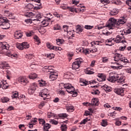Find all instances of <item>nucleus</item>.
<instances>
[{
  "mask_svg": "<svg viewBox=\"0 0 131 131\" xmlns=\"http://www.w3.org/2000/svg\"><path fill=\"white\" fill-rule=\"evenodd\" d=\"M107 80L111 82L116 81L118 84H123L125 82V76L123 75L114 74L113 76H110Z\"/></svg>",
  "mask_w": 131,
  "mask_h": 131,
  "instance_id": "nucleus-1",
  "label": "nucleus"
},
{
  "mask_svg": "<svg viewBox=\"0 0 131 131\" xmlns=\"http://www.w3.org/2000/svg\"><path fill=\"white\" fill-rule=\"evenodd\" d=\"M49 67H50L45 66L42 69V71H44V72H49V74H50L49 78L51 81H54V80H55V79L58 78V74L55 72H52L51 70L49 69Z\"/></svg>",
  "mask_w": 131,
  "mask_h": 131,
  "instance_id": "nucleus-2",
  "label": "nucleus"
},
{
  "mask_svg": "<svg viewBox=\"0 0 131 131\" xmlns=\"http://www.w3.org/2000/svg\"><path fill=\"white\" fill-rule=\"evenodd\" d=\"M63 87L69 94H73L72 97H76L77 96V92L75 91V88L71 84H63Z\"/></svg>",
  "mask_w": 131,
  "mask_h": 131,
  "instance_id": "nucleus-3",
  "label": "nucleus"
},
{
  "mask_svg": "<svg viewBox=\"0 0 131 131\" xmlns=\"http://www.w3.org/2000/svg\"><path fill=\"white\" fill-rule=\"evenodd\" d=\"M105 27L108 28V29H114V28L117 27L116 19L111 17L106 22Z\"/></svg>",
  "mask_w": 131,
  "mask_h": 131,
  "instance_id": "nucleus-4",
  "label": "nucleus"
},
{
  "mask_svg": "<svg viewBox=\"0 0 131 131\" xmlns=\"http://www.w3.org/2000/svg\"><path fill=\"white\" fill-rule=\"evenodd\" d=\"M0 26H2V29H9L10 28V24L6 21V18L0 16Z\"/></svg>",
  "mask_w": 131,
  "mask_h": 131,
  "instance_id": "nucleus-5",
  "label": "nucleus"
},
{
  "mask_svg": "<svg viewBox=\"0 0 131 131\" xmlns=\"http://www.w3.org/2000/svg\"><path fill=\"white\" fill-rule=\"evenodd\" d=\"M37 84L36 83H33L30 85V88L28 89V93L30 95H32L35 92Z\"/></svg>",
  "mask_w": 131,
  "mask_h": 131,
  "instance_id": "nucleus-6",
  "label": "nucleus"
},
{
  "mask_svg": "<svg viewBox=\"0 0 131 131\" xmlns=\"http://www.w3.org/2000/svg\"><path fill=\"white\" fill-rule=\"evenodd\" d=\"M114 92L117 94V95H119L121 97H123V96H124V89L122 88H115L114 90Z\"/></svg>",
  "mask_w": 131,
  "mask_h": 131,
  "instance_id": "nucleus-7",
  "label": "nucleus"
},
{
  "mask_svg": "<svg viewBox=\"0 0 131 131\" xmlns=\"http://www.w3.org/2000/svg\"><path fill=\"white\" fill-rule=\"evenodd\" d=\"M114 60L118 62V61H123V56L119 53H116L115 56H114Z\"/></svg>",
  "mask_w": 131,
  "mask_h": 131,
  "instance_id": "nucleus-8",
  "label": "nucleus"
},
{
  "mask_svg": "<svg viewBox=\"0 0 131 131\" xmlns=\"http://www.w3.org/2000/svg\"><path fill=\"white\" fill-rule=\"evenodd\" d=\"M79 82L81 83L80 85L81 86H86V85H88L89 84V82L86 81V80L84 79H82L81 78H79Z\"/></svg>",
  "mask_w": 131,
  "mask_h": 131,
  "instance_id": "nucleus-9",
  "label": "nucleus"
},
{
  "mask_svg": "<svg viewBox=\"0 0 131 131\" xmlns=\"http://www.w3.org/2000/svg\"><path fill=\"white\" fill-rule=\"evenodd\" d=\"M23 36V34L22 32H20V31H16L14 33V38L15 39H19V38H21Z\"/></svg>",
  "mask_w": 131,
  "mask_h": 131,
  "instance_id": "nucleus-10",
  "label": "nucleus"
},
{
  "mask_svg": "<svg viewBox=\"0 0 131 131\" xmlns=\"http://www.w3.org/2000/svg\"><path fill=\"white\" fill-rule=\"evenodd\" d=\"M0 49H2V50H9L10 49V45L4 43H3L2 42H0Z\"/></svg>",
  "mask_w": 131,
  "mask_h": 131,
  "instance_id": "nucleus-11",
  "label": "nucleus"
},
{
  "mask_svg": "<svg viewBox=\"0 0 131 131\" xmlns=\"http://www.w3.org/2000/svg\"><path fill=\"white\" fill-rule=\"evenodd\" d=\"M69 10L71 12H75L76 13H77L78 12H83V9H81L80 8H73V7H68Z\"/></svg>",
  "mask_w": 131,
  "mask_h": 131,
  "instance_id": "nucleus-12",
  "label": "nucleus"
},
{
  "mask_svg": "<svg viewBox=\"0 0 131 131\" xmlns=\"http://www.w3.org/2000/svg\"><path fill=\"white\" fill-rule=\"evenodd\" d=\"M126 22V19L124 17H120L118 20H117V26H119V25L124 24Z\"/></svg>",
  "mask_w": 131,
  "mask_h": 131,
  "instance_id": "nucleus-13",
  "label": "nucleus"
},
{
  "mask_svg": "<svg viewBox=\"0 0 131 131\" xmlns=\"http://www.w3.org/2000/svg\"><path fill=\"white\" fill-rule=\"evenodd\" d=\"M97 79L98 81H105L106 80V76L103 74H98Z\"/></svg>",
  "mask_w": 131,
  "mask_h": 131,
  "instance_id": "nucleus-14",
  "label": "nucleus"
},
{
  "mask_svg": "<svg viewBox=\"0 0 131 131\" xmlns=\"http://www.w3.org/2000/svg\"><path fill=\"white\" fill-rule=\"evenodd\" d=\"M35 14H36V12L35 11H32V12H27L25 16L26 17H29L30 18H33L35 17Z\"/></svg>",
  "mask_w": 131,
  "mask_h": 131,
  "instance_id": "nucleus-15",
  "label": "nucleus"
},
{
  "mask_svg": "<svg viewBox=\"0 0 131 131\" xmlns=\"http://www.w3.org/2000/svg\"><path fill=\"white\" fill-rule=\"evenodd\" d=\"M90 105H91L92 106H98L99 101L98 100V99H97V98H94L92 100Z\"/></svg>",
  "mask_w": 131,
  "mask_h": 131,
  "instance_id": "nucleus-16",
  "label": "nucleus"
},
{
  "mask_svg": "<svg viewBox=\"0 0 131 131\" xmlns=\"http://www.w3.org/2000/svg\"><path fill=\"white\" fill-rule=\"evenodd\" d=\"M85 73L86 74H94L95 72L94 71V69L88 68L85 70Z\"/></svg>",
  "mask_w": 131,
  "mask_h": 131,
  "instance_id": "nucleus-17",
  "label": "nucleus"
},
{
  "mask_svg": "<svg viewBox=\"0 0 131 131\" xmlns=\"http://www.w3.org/2000/svg\"><path fill=\"white\" fill-rule=\"evenodd\" d=\"M82 63V60L81 59H77L75 60V62L73 63V66L75 65H77V66H79Z\"/></svg>",
  "mask_w": 131,
  "mask_h": 131,
  "instance_id": "nucleus-18",
  "label": "nucleus"
},
{
  "mask_svg": "<svg viewBox=\"0 0 131 131\" xmlns=\"http://www.w3.org/2000/svg\"><path fill=\"white\" fill-rule=\"evenodd\" d=\"M51 18H46L45 19H43V21H41V23L42 25H45V27L48 26L49 24L50 23H49V21H50Z\"/></svg>",
  "mask_w": 131,
  "mask_h": 131,
  "instance_id": "nucleus-19",
  "label": "nucleus"
},
{
  "mask_svg": "<svg viewBox=\"0 0 131 131\" xmlns=\"http://www.w3.org/2000/svg\"><path fill=\"white\" fill-rule=\"evenodd\" d=\"M103 89L105 91L106 93H110L111 92V87L105 84L103 86Z\"/></svg>",
  "mask_w": 131,
  "mask_h": 131,
  "instance_id": "nucleus-20",
  "label": "nucleus"
},
{
  "mask_svg": "<svg viewBox=\"0 0 131 131\" xmlns=\"http://www.w3.org/2000/svg\"><path fill=\"white\" fill-rule=\"evenodd\" d=\"M2 89L3 90H7L8 88H9V85L8 84V83L6 81H2Z\"/></svg>",
  "mask_w": 131,
  "mask_h": 131,
  "instance_id": "nucleus-21",
  "label": "nucleus"
},
{
  "mask_svg": "<svg viewBox=\"0 0 131 131\" xmlns=\"http://www.w3.org/2000/svg\"><path fill=\"white\" fill-rule=\"evenodd\" d=\"M111 16H115L118 14V10L116 9H113L110 13Z\"/></svg>",
  "mask_w": 131,
  "mask_h": 131,
  "instance_id": "nucleus-22",
  "label": "nucleus"
},
{
  "mask_svg": "<svg viewBox=\"0 0 131 131\" xmlns=\"http://www.w3.org/2000/svg\"><path fill=\"white\" fill-rule=\"evenodd\" d=\"M91 94L92 95H95V96H98V95H100V91L97 89H94L93 90Z\"/></svg>",
  "mask_w": 131,
  "mask_h": 131,
  "instance_id": "nucleus-23",
  "label": "nucleus"
},
{
  "mask_svg": "<svg viewBox=\"0 0 131 131\" xmlns=\"http://www.w3.org/2000/svg\"><path fill=\"white\" fill-rule=\"evenodd\" d=\"M37 77V75L36 73H32L29 76L30 79H35Z\"/></svg>",
  "mask_w": 131,
  "mask_h": 131,
  "instance_id": "nucleus-24",
  "label": "nucleus"
},
{
  "mask_svg": "<svg viewBox=\"0 0 131 131\" xmlns=\"http://www.w3.org/2000/svg\"><path fill=\"white\" fill-rule=\"evenodd\" d=\"M34 18H36L37 21H40L39 19H41V14H40V13L39 12H36L35 16Z\"/></svg>",
  "mask_w": 131,
  "mask_h": 131,
  "instance_id": "nucleus-25",
  "label": "nucleus"
},
{
  "mask_svg": "<svg viewBox=\"0 0 131 131\" xmlns=\"http://www.w3.org/2000/svg\"><path fill=\"white\" fill-rule=\"evenodd\" d=\"M21 45L23 46V49H28L29 48V44L27 43V42H24L21 43Z\"/></svg>",
  "mask_w": 131,
  "mask_h": 131,
  "instance_id": "nucleus-26",
  "label": "nucleus"
},
{
  "mask_svg": "<svg viewBox=\"0 0 131 131\" xmlns=\"http://www.w3.org/2000/svg\"><path fill=\"white\" fill-rule=\"evenodd\" d=\"M67 110L68 112H73L74 111V106H69L67 107Z\"/></svg>",
  "mask_w": 131,
  "mask_h": 131,
  "instance_id": "nucleus-27",
  "label": "nucleus"
},
{
  "mask_svg": "<svg viewBox=\"0 0 131 131\" xmlns=\"http://www.w3.org/2000/svg\"><path fill=\"white\" fill-rule=\"evenodd\" d=\"M64 43V40L63 39H56V43L58 46H61L62 43Z\"/></svg>",
  "mask_w": 131,
  "mask_h": 131,
  "instance_id": "nucleus-28",
  "label": "nucleus"
},
{
  "mask_svg": "<svg viewBox=\"0 0 131 131\" xmlns=\"http://www.w3.org/2000/svg\"><path fill=\"white\" fill-rule=\"evenodd\" d=\"M116 120V122L115 123V124L117 125V126H119L121 125V121H119V118H117L115 119Z\"/></svg>",
  "mask_w": 131,
  "mask_h": 131,
  "instance_id": "nucleus-29",
  "label": "nucleus"
},
{
  "mask_svg": "<svg viewBox=\"0 0 131 131\" xmlns=\"http://www.w3.org/2000/svg\"><path fill=\"white\" fill-rule=\"evenodd\" d=\"M33 8H34V6L31 3H29L25 7L26 9H29V10H31Z\"/></svg>",
  "mask_w": 131,
  "mask_h": 131,
  "instance_id": "nucleus-30",
  "label": "nucleus"
},
{
  "mask_svg": "<svg viewBox=\"0 0 131 131\" xmlns=\"http://www.w3.org/2000/svg\"><path fill=\"white\" fill-rule=\"evenodd\" d=\"M1 101H2V103H7L10 101V99L7 97H5L1 98Z\"/></svg>",
  "mask_w": 131,
  "mask_h": 131,
  "instance_id": "nucleus-31",
  "label": "nucleus"
},
{
  "mask_svg": "<svg viewBox=\"0 0 131 131\" xmlns=\"http://www.w3.org/2000/svg\"><path fill=\"white\" fill-rule=\"evenodd\" d=\"M59 118H61V119H64V118H67V114H59Z\"/></svg>",
  "mask_w": 131,
  "mask_h": 131,
  "instance_id": "nucleus-32",
  "label": "nucleus"
},
{
  "mask_svg": "<svg viewBox=\"0 0 131 131\" xmlns=\"http://www.w3.org/2000/svg\"><path fill=\"white\" fill-rule=\"evenodd\" d=\"M38 81L40 86H45L47 84V83H46V81L43 80H41L40 81L39 80Z\"/></svg>",
  "mask_w": 131,
  "mask_h": 131,
  "instance_id": "nucleus-33",
  "label": "nucleus"
},
{
  "mask_svg": "<svg viewBox=\"0 0 131 131\" xmlns=\"http://www.w3.org/2000/svg\"><path fill=\"white\" fill-rule=\"evenodd\" d=\"M37 122V119L36 118H34V120H31L30 123L32 124V125H34Z\"/></svg>",
  "mask_w": 131,
  "mask_h": 131,
  "instance_id": "nucleus-34",
  "label": "nucleus"
},
{
  "mask_svg": "<svg viewBox=\"0 0 131 131\" xmlns=\"http://www.w3.org/2000/svg\"><path fill=\"white\" fill-rule=\"evenodd\" d=\"M40 96L43 98V99L44 100H46V99H47V97H48V94L43 93V92H42L40 94Z\"/></svg>",
  "mask_w": 131,
  "mask_h": 131,
  "instance_id": "nucleus-35",
  "label": "nucleus"
},
{
  "mask_svg": "<svg viewBox=\"0 0 131 131\" xmlns=\"http://www.w3.org/2000/svg\"><path fill=\"white\" fill-rule=\"evenodd\" d=\"M54 30H60L61 29V27L58 24L55 25L54 27Z\"/></svg>",
  "mask_w": 131,
  "mask_h": 131,
  "instance_id": "nucleus-36",
  "label": "nucleus"
},
{
  "mask_svg": "<svg viewBox=\"0 0 131 131\" xmlns=\"http://www.w3.org/2000/svg\"><path fill=\"white\" fill-rule=\"evenodd\" d=\"M50 122H51L52 124H54V125H57V124L58 123V121H56L54 119L50 120Z\"/></svg>",
  "mask_w": 131,
  "mask_h": 131,
  "instance_id": "nucleus-37",
  "label": "nucleus"
},
{
  "mask_svg": "<svg viewBox=\"0 0 131 131\" xmlns=\"http://www.w3.org/2000/svg\"><path fill=\"white\" fill-rule=\"evenodd\" d=\"M16 48L18 50H20V51H22L23 50V47L22 46V43H18L16 45Z\"/></svg>",
  "mask_w": 131,
  "mask_h": 131,
  "instance_id": "nucleus-38",
  "label": "nucleus"
},
{
  "mask_svg": "<svg viewBox=\"0 0 131 131\" xmlns=\"http://www.w3.org/2000/svg\"><path fill=\"white\" fill-rule=\"evenodd\" d=\"M38 121L39 122V124H42V125H43L44 124H46V121H45L43 119L39 118Z\"/></svg>",
  "mask_w": 131,
  "mask_h": 131,
  "instance_id": "nucleus-39",
  "label": "nucleus"
},
{
  "mask_svg": "<svg viewBox=\"0 0 131 131\" xmlns=\"http://www.w3.org/2000/svg\"><path fill=\"white\" fill-rule=\"evenodd\" d=\"M42 7H41V4H37V6H34V10H40Z\"/></svg>",
  "mask_w": 131,
  "mask_h": 131,
  "instance_id": "nucleus-40",
  "label": "nucleus"
},
{
  "mask_svg": "<svg viewBox=\"0 0 131 131\" xmlns=\"http://www.w3.org/2000/svg\"><path fill=\"white\" fill-rule=\"evenodd\" d=\"M47 47L50 50H53V48L54 47V46H53L52 43L48 42L47 43Z\"/></svg>",
  "mask_w": 131,
  "mask_h": 131,
  "instance_id": "nucleus-41",
  "label": "nucleus"
},
{
  "mask_svg": "<svg viewBox=\"0 0 131 131\" xmlns=\"http://www.w3.org/2000/svg\"><path fill=\"white\" fill-rule=\"evenodd\" d=\"M60 128L61 131H66L67 130V127L66 125H61Z\"/></svg>",
  "mask_w": 131,
  "mask_h": 131,
  "instance_id": "nucleus-42",
  "label": "nucleus"
},
{
  "mask_svg": "<svg viewBox=\"0 0 131 131\" xmlns=\"http://www.w3.org/2000/svg\"><path fill=\"white\" fill-rule=\"evenodd\" d=\"M83 54H84L85 55H89L90 54V50L89 49H83L82 50Z\"/></svg>",
  "mask_w": 131,
  "mask_h": 131,
  "instance_id": "nucleus-43",
  "label": "nucleus"
},
{
  "mask_svg": "<svg viewBox=\"0 0 131 131\" xmlns=\"http://www.w3.org/2000/svg\"><path fill=\"white\" fill-rule=\"evenodd\" d=\"M84 28L85 29H87V30L93 29V28H94V26L85 25L84 26Z\"/></svg>",
  "mask_w": 131,
  "mask_h": 131,
  "instance_id": "nucleus-44",
  "label": "nucleus"
},
{
  "mask_svg": "<svg viewBox=\"0 0 131 131\" xmlns=\"http://www.w3.org/2000/svg\"><path fill=\"white\" fill-rule=\"evenodd\" d=\"M47 57L49 59H53V58H55V54L53 53L48 54L47 55Z\"/></svg>",
  "mask_w": 131,
  "mask_h": 131,
  "instance_id": "nucleus-45",
  "label": "nucleus"
},
{
  "mask_svg": "<svg viewBox=\"0 0 131 131\" xmlns=\"http://www.w3.org/2000/svg\"><path fill=\"white\" fill-rule=\"evenodd\" d=\"M82 31H83V29L82 28L80 27L77 28V29H76L77 33H79V32H82Z\"/></svg>",
  "mask_w": 131,
  "mask_h": 131,
  "instance_id": "nucleus-46",
  "label": "nucleus"
},
{
  "mask_svg": "<svg viewBox=\"0 0 131 131\" xmlns=\"http://www.w3.org/2000/svg\"><path fill=\"white\" fill-rule=\"evenodd\" d=\"M52 50L54 51H61V48L60 47L53 46Z\"/></svg>",
  "mask_w": 131,
  "mask_h": 131,
  "instance_id": "nucleus-47",
  "label": "nucleus"
},
{
  "mask_svg": "<svg viewBox=\"0 0 131 131\" xmlns=\"http://www.w3.org/2000/svg\"><path fill=\"white\" fill-rule=\"evenodd\" d=\"M18 97H19V94H18V92H16L15 93H14L12 95V98L13 99L16 98H18Z\"/></svg>",
  "mask_w": 131,
  "mask_h": 131,
  "instance_id": "nucleus-48",
  "label": "nucleus"
},
{
  "mask_svg": "<svg viewBox=\"0 0 131 131\" xmlns=\"http://www.w3.org/2000/svg\"><path fill=\"white\" fill-rule=\"evenodd\" d=\"M28 82H29V81H28V80H27V79L26 78H25L24 79V80L23 81V83H21V84H23V85H26V84H27Z\"/></svg>",
  "mask_w": 131,
  "mask_h": 131,
  "instance_id": "nucleus-49",
  "label": "nucleus"
},
{
  "mask_svg": "<svg viewBox=\"0 0 131 131\" xmlns=\"http://www.w3.org/2000/svg\"><path fill=\"white\" fill-rule=\"evenodd\" d=\"M60 8L62 9L63 10H67L68 9V6L66 4H62Z\"/></svg>",
  "mask_w": 131,
  "mask_h": 131,
  "instance_id": "nucleus-50",
  "label": "nucleus"
},
{
  "mask_svg": "<svg viewBox=\"0 0 131 131\" xmlns=\"http://www.w3.org/2000/svg\"><path fill=\"white\" fill-rule=\"evenodd\" d=\"M72 4L75 6H77L79 4V0H72Z\"/></svg>",
  "mask_w": 131,
  "mask_h": 131,
  "instance_id": "nucleus-51",
  "label": "nucleus"
},
{
  "mask_svg": "<svg viewBox=\"0 0 131 131\" xmlns=\"http://www.w3.org/2000/svg\"><path fill=\"white\" fill-rule=\"evenodd\" d=\"M111 67L113 69H117V70H118V69H121V68H122V66H111Z\"/></svg>",
  "mask_w": 131,
  "mask_h": 131,
  "instance_id": "nucleus-52",
  "label": "nucleus"
},
{
  "mask_svg": "<svg viewBox=\"0 0 131 131\" xmlns=\"http://www.w3.org/2000/svg\"><path fill=\"white\" fill-rule=\"evenodd\" d=\"M45 105H46V102L45 101L41 102L39 104V108H40V109L42 108V107H43Z\"/></svg>",
  "mask_w": 131,
  "mask_h": 131,
  "instance_id": "nucleus-53",
  "label": "nucleus"
},
{
  "mask_svg": "<svg viewBox=\"0 0 131 131\" xmlns=\"http://www.w3.org/2000/svg\"><path fill=\"white\" fill-rule=\"evenodd\" d=\"M72 70H74V71H79V66L78 67H76L75 66H72Z\"/></svg>",
  "mask_w": 131,
  "mask_h": 131,
  "instance_id": "nucleus-54",
  "label": "nucleus"
},
{
  "mask_svg": "<svg viewBox=\"0 0 131 131\" xmlns=\"http://www.w3.org/2000/svg\"><path fill=\"white\" fill-rule=\"evenodd\" d=\"M102 126H106L107 125V121L105 120H102L101 122Z\"/></svg>",
  "mask_w": 131,
  "mask_h": 131,
  "instance_id": "nucleus-55",
  "label": "nucleus"
},
{
  "mask_svg": "<svg viewBox=\"0 0 131 131\" xmlns=\"http://www.w3.org/2000/svg\"><path fill=\"white\" fill-rule=\"evenodd\" d=\"M69 27H68L67 25H64L62 27V28L64 31V32H67L68 31V28Z\"/></svg>",
  "mask_w": 131,
  "mask_h": 131,
  "instance_id": "nucleus-56",
  "label": "nucleus"
},
{
  "mask_svg": "<svg viewBox=\"0 0 131 131\" xmlns=\"http://www.w3.org/2000/svg\"><path fill=\"white\" fill-rule=\"evenodd\" d=\"M26 58H27V59H32V58H33V55L31 54H27L26 55Z\"/></svg>",
  "mask_w": 131,
  "mask_h": 131,
  "instance_id": "nucleus-57",
  "label": "nucleus"
},
{
  "mask_svg": "<svg viewBox=\"0 0 131 131\" xmlns=\"http://www.w3.org/2000/svg\"><path fill=\"white\" fill-rule=\"evenodd\" d=\"M83 51V48H78L76 49V53H77V54H78V53H82Z\"/></svg>",
  "mask_w": 131,
  "mask_h": 131,
  "instance_id": "nucleus-58",
  "label": "nucleus"
},
{
  "mask_svg": "<svg viewBox=\"0 0 131 131\" xmlns=\"http://www.w3.org/2000/svg\"><path fill=\"white\" fill-rule=\"evenodd\" d=\"M0 65L2 66H8L9 65V64L7 62L1 61Z\"/></svg>",
  "mask_w": 131,
  "mask_h": 131,
  "instance_id": "nucleus-59",
  "label": "nucleus"
},
{
  "mask_svg": "<svg viewBox=\"0 0 131 131\" xmlns=\"http://www.w3.org/2000/svg\"><path fill=\"white\" fill-rule=\"evenodd\" d=\"M98 51L96 48H93L92 50H90V53H96Z\"/></svg>",
  "mask_w": 131,
  "mask_h": 131,
  "instance_id": "nucleus-60",
  "label": "nucleus"
},
{
  "mask_svg": "<svg viewBox=\"0 0 131 131\" xmlns=\"http://www.w3.org/2000/svg\"><path fill=\"white\" fill-rule=\"evenodd\" d=\"M34 39H35V40H36V41H37V42H40V41H39V38H38L37 36H34Z\"/></svg>",
  "mask_w": 131,
  "mask_h": 131,
  "instance_id": "nucleus-61",
  "label": "nucleus"
},
{
  "mask_svg": "<svg viewBox=\"0 0 131 131\" xmlns=\"http://www.w3.org/2000/svg\"><path fill=\"white\" fill-rule=\"evenodd\" d=\"M25 78H23V77H20L18 79V81L20 82V83H21L23 82V80H24Z\"/></svg>",
  "mask_w": 131,
  "mask_h": 131,
  "instance_id": "nucleus-62",
  "label": "nucleus"
},
{
  "mask_svg": "<svg viewBox=\"0 0 131 131\" xmlns=\"http://www.w3.org/2000/svg\"><path fill=\"white\" fill-rule=\"evenodd\" d=\"M86 119H84L83 120H82L81 121V122L80 123V124H85V123H86Z\"/></svg>",
  "mask_w": 131,
  "mask_h": 131,
  "instance_id": "nucleus-63",
  "label": "nucleus"
},
{
  "mask_svg": "<svg viewBox=\"0 0 131 131\" xmlns=\"http://www.w3.org/2000/svg\"><path fill=\"white\" fill-rule=\"evenodd\" d=\"M116 115V113H115V112H112V113H110L108 114V116H115V115Z\"/></svg>",
  "mask_w": 131,
  "mask_h": 131,
  "instance_id": "nucleus-64",
  "label": "nucleus"
}]
</instances>
